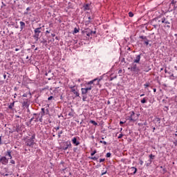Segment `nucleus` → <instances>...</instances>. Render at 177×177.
Returning a JSON list of instances; mask_svg holds the SVG:
<instances>
[{"label":"nucleus","mask_w":177,"mask_h":177,"mask_svg":"<svg viewBox=\"0 0 177 177\" xmlns=\"http://www.w3.org/2000/svg\"><path fill=\"white\" fill-rule=\"evenodd\" d=\"M34 139H35V135L32 136L30 138L26 140V146H28L29 147H32V146H34L35 144Z\"/></svg>","instance_id":"7ed1b4c3"},{"label":"nucleus","mask_w":177,"mask_h":177,"mask_svg":"<svg viewBox=\"0 0 177 177\" xmlns=\"http://www.w3.org/2000/svg\"><path fill=\"white\" fill-rule=\"evenodd\" d=\"M174 145L177 147V140L174 142Z\"/></svg>","instance_id":"c03bdc74"},{"label":"nucleus","mask_w":177,"mask_h":177,"mask_svg":"<svg viewBox=\"0 0 177 177\" xmlns=\"http://www.w3.org/2000/svg\"><path fill=\"white\" fill-rule=\"evenodd\" d=\"M130 116L129 117V120L131 121L132 122H135L137 121L138 118L135 116V112L133 111L129 112Z\"/></svg>","instance_id":"423d86ee"},{"label":"nucleus","mask_w":177,"mask_h":177,"mask_svg":"<svg viewBox=\"0 0 177 177\" xmlns=\"http://www.w3.org/2000/svg\"><path fill=\"white\" fill-rule=\"evenodd\" d=\"M154 131H156V127H153V132H154Z\"/></svg>","instance_id":"4d7b16f0"},{"label":"nucleus","mask_w":177,"mask_h":177,"mask_svg":"<svg viewBox=\"0 0 177 177\" xmlns=\"http://www.w3.org/2000/svg\"><path fill=\"white\" fill-rule=\"evenodd\" d=\"M63 133V131H60L59 133H58V138H61V135Z\"/></svg>","instance_id":"7c9ffc66"},{"label":"nucleus","mask_w":177,"mask_h":177,"mask_svg":"<svg viewBox=\"0 0 177 177\" xmlns=\"http://www.w3.org/2000/svg\"><path fill=\"white\" fill-rule=\"evenodd\" d=\"M139 115H140V114H137V117H136V118H137V120H138V118H139Z\"/></svg>","instance_id":"49530a36"},{"label":"nucleus","mask_w":177,"mask_h":177,"mask_svg":"<svg viewBox=\"0 0 177 177\" xmlns=\"http://www.w3.org/2000/svg\"><path fill=\"white\" fill-rule=\"evenodd\" d=\"M68 115H73V113H68Z\"/></svg>","instance_id":"13d9d810"},{"label":"nucleus","mask_w":177,"mask_h":177,"mask_svg":"<svg viewBox=\"0 0 177 177\" xmlns=\"http://www.w3.org/2000/svg\"><path fill=\"white\" fill-rule=\"evenodd\" d=\"M104 160H105L104 158H100V162H104Z\"/></svg>","instance_id":"4c0bfd02"},{"label":"nucleus","mask_w":177,"mask_h":177,"mask_svg":"<svg viewBox=\"0 0 177 177\" xmlns=\"http://www.w3.org/2000/svg\"><path fill=\"white\" fill-rule=\"evenodd\" d=\"M140 62V55L136 56V59L133 60V63H139Z\"/></svg>","instance_id":"4468645a"},{"label":"nucleus","mask_w":177,"mask_h":177,"mask_svg":"<svg viewBox=\"0 0 177 177\" xmlns=\"http://www.w3.org/2000/svg\"><path fill=\"white\" fill-rule=\"evenodd\" d=\"M163 110H164V111H168V110H169V108L168 106H165L163 108Z\"/></svg>","instance_id":"bb28decb"},{"label":"nucleus","mask_w":177,"mask_h":177,"mask_svg":"<svg viewBox=\"0 0 177 177\" xmlns=\"http://www.w3.org/2000/svg\"><path fill=\"white\" fill-rule=\"evenodd\" d=\"M77 81H78V82H81V80H80V79Z\"/></svg>","instance_id":"69168bd1"},{"label":"nucleus","mask_w":177,"mask_h":177,"mask_svg":"<svg viewBox=\"0 0 177 177\" xmlns=\"http://www.w3.org/2000/svg\"><path fill=\"white\" fill-rule=\"evenodd\" d=\"M142 96H145V94H141L140 97H142Z\"/></svg>","instance_id":"680f3d73"},{"label":"nucleus","mask_w":177,"mask_h":177,"mask_svg":"<svg viewBox=\"0 0 177 177\" xmlns=\"http://www.w3.org/2000/svg\"><path fill=\"white\" fill-rule=\"evenodd\" d=\"M129 17H133V12H129Z\"/></svg>","instance_id":"a878e982"},{"label":"nucleus","mask_w":177,"mask_h":177,"mask_svg":"<svg viewBox=\"0 0 177 177\" xmlns=\"http://www.w3.org/2000/svg\"><path fill=\"white\" fill-rule=\"evenodd\" d=\"M93 85H100V80L95 78L93 79L91 81L86 82L84 86L85 88H82L81 91H82V95H86L89 91H92V88H93Z\"/></svg>","instance_id":"f257e3e1"},{"label":"nucleus","mask_w":177,"mask_h":177,"mask_svg":"<svg viewBox=\"0 0 177 177\" xmlns=\"http://www.w3.org/2000/svg\"><path fill=\"white\" fill-rule=\"evenodd\" d=\"M23 107H28L30 106V102L28 101V99L24 100V102L22 103Z\"/></svg>","instance_id":"9b49d317"},{"label":"nucleus","mask_w":177,"mask_h":177,"mask_svg":"<svg viewBox=\"0 0 177 177\" xmlns=\"http://www.w3.org/2000/svg\"><path fill=\"white\" fill-rule=\"evenodd\" d=\"M52 99H53V96H50V97L48 98V100H52Z\"/></svg>","instance_id":"ea45409f"},{"label":"nucleus","mask_w":177,"mask_h":177,"mask_svg":"<svg viewBox=\"0 0 177 177\" xmlns=\"http://www.w3.org/2000/svg\"><path fill=\"white\" fill-rule=\"evenodd\" d=\"M129 70H131V71H133V73H139L140 71V69H139L138 65L134 62L132 64L131 67L129 68Z\"/></svg>","instance_id":"0eeeda50"},{"label":"nucleus","mask_w":177,"mask_h":177,"mask_svg":"<svg viewBox=\"0 0 177 177\" xmlns=\"http://www.w3.org/2000/svg\"><path fill=\"white\" fill-rule=\"evenodd\" d=\"M123 124H125V122H122V121L120 122V125H122Z\"/></svg>","instance_id":"79ce46f5"},{"label":"nucleus","mask_w":177,"mask_h":177,"mask_svg":"<svg viewBox=\"0 0 177 177\" xmlns=\"http://www.w3.org/2000/svg\"><path fill=\"white\" fill-rule=\"evenodd\" d=\"M32 120H34V118H32L30 119V121H32Z\"/></svg>","instance_id":"774afa93"},{"label":"nucleus","mask_w":177,"mask_h":177,"mask_svg":"<svg viewBox=\"0 0 177 177\" xmlns=\"http://www.w3.org/2000/svg\"><path fill=\"white\" fill-rule=\"evenodd\" d=\"M113 77H111V80H110V81H113Z\"/></svg>","instance_id":"0e129e2a"},{"label":"nucleus","mask_w":177,"mask_h":177,"mask_svg":"<svg viewBox=\"0 0 177 177\" xmlns=\"http://www.w3.org/2000/svg\"><path fill=\"white\" fill-rule=\"evenodd\" d=\"M3 77H4V78H6V75H3Z\"/></svg>","instance_id":"e2e57ef3"},{"label":"nucleus","mask_w":177,"mask_h":177,"mask_svg":"<svg viewBox=\"0 0 177 177\" xmlns=\"http://www.w3.org/2000/svg\"><path fill=\"white\" fill-rule=\"evenodd\" d=\"M122 136H124V134L123 133H120L119 135V136L118 137V139H121V138H122Z\"/></svg>","instance_id":"c9c22d12"},{"label":"nucleus","mask_w":177,"mask_h":177,"mask_svg":"<svg viewBox=\"0 0 177 177\" xmlns=\"http://www.w3.org/2000/svg\"><path fill=\"white\" fill-rule=\"evenodd\" d=\"M142 124L143 123H138L139 127H142Z\"/></svg>","instance_id":"8fccbe9b"},{"label":"nucleus","mask_w":177,"mask_h":177,"mask_svg":"<svg viewBox=\"0 0 177 177\" xmlns=\"http://www.w3.org/2000/svg\"><path fill=\"white\" fill-rule=\"evenodd\" d=\"M93 32V31H91L90 32H88L86 31V34L87 37H91V35H92V33Z\"/></svg>","instance_id":"5701e85b"},{"label":"nucleus","mask_w":177,"mask_h":177,"mask_svg":"<svg viewBox=\"0 0 177 177\" xmlns=\"http://www.w3.org/2000/svg\"><path fill=\"white\" fill-rule=\"evenodd\" d=\"M162 23H164V24H165V27H167L168 28H169L171 26H169V24H171V23H169L167 20V19H165V17H163L162 19Z\"/></svg>","instance_id":"9d476101"},{"label":"nucleus","mask_w":177,"mask_h":177,"mask_svg":"<svg viewBox=\"0 0 177 177\" xmlns=\"http://www.w3.org/2000/svg\"><path fill=\"white\" fill-rule=\"evenodd\" d=\"M66 145L63 147V150L66 151L67 150V149L71 148V142L70 141H66Z\"/></svg>","instance_id":"1a4fd4ad"},{"label":"nucleus","mask_w":177,"mask_h":177,"mask_svg":"<svg viewBox=\"0 0 177 177\" xmlns=\"http://www.w3.org/2000/svg\"><path fill=\"white\" fill-rule=\"evenodd\" d=\"M131 172H133V175H135V174H136V172L138 171V169L133 167L131 168Z\"/></svg>","instance_id":"f3484780"},{"label":"nucleus","mask_w":177,"mask_h":177,"mask_svg":"<svg viewBox=\"0 0 177 177\" xmlns=\"http://www.w3.org/2000/svg\"><path fill=\"white\" fill-rule=\"evenodd\" d=\"M6 156H8L10 158V160H12V152L10 151H8L6 153Z\"/></svg>","instance_id":"dca6fc26"},{"label":"nucleus","mask_w":177,"mask_h":177,"mask_svg":"<svg viewBox=\"0 0 177 177\" xmlns=\"http://www.w3.org/2000/svg\"><path fill=\"white\" fill-rule=\"evenodd\" d=\"M42 29L41 27L39 28H37L35 29L34 30V35H33V38L34 39H35V41H38V39H39V34H41V30Z\"/></svg>","instance_id":"f03ea898"},{"label":"nucleus","mask_w":177,"mask_h":177,"mask_svg":"<svg viewBox=\"0 0 177 177\" xmlns=\"http://www.w3.org/2000/svg\"><path fill=\"white\" fill-rule=\"evenodd\" d=\"M154 157H156V156H153V154L149 155V162L147 163V167H149L150 164H151L152 162L151 160H154Z\"/></svg>","instance_id":"f8f14e48"},{"label":"nucleus","mask_w":177,"mask_h":177,"mask_svg":"<svg viewBox=\"0 0 177 177\" xmlns=\"http://www.w3.org/2000/svg\"><path fill=\"white\" fill-rule=\"evenodd\" d=\"M72 142L73 145H75V146H79V145H80V141H77V138H75V137H74L72 139Z\"/></svg>","instance_id":"ddd939ff"},{"label":"nucleus","mask_w":177,"mask_h":177,"mask_svg":"<svg viewBox=\"0 0 177 177\" xmlns=\"http://www.w3.org/2000/svg\"><path fill=\"white\" fill-rule=\"evenodd\" d=\"M10 164H12L13 165H15V164H16V162L15 161V160H11Z\"/></svg>","instance_id":"f704fd0d"},{"label":"nucleus","mask_w":177,"mask_h":177,"mask_svg":"<svg viewBox=\"0 0 177 177\" xmlns=\"http://www.w3.org/2000/svg\"><path fill=\"white\" fill-rule=\"evenodd\" d=\"M84 8V10H89L91 9V8L89 7V4H84L83 6Z\"/></svg>","instance_id":"2eb2a0df"},{"label":"nucleus","mask_w":177,"mask_h":177,"mask_svg":"<svg viewBox=\"0 0 177 177\" xmlns=\"http://www.w3.org/2000/svg\"><path fill=\"white\" fill-rule=\"evenodd\" d=\"M145 88H149V86H150V84L149 83H147L145 84H144Z\"/></svg>","instance_id":"473e14b6"},{"label":"nucleus","mask_w":177,"mask_h":177,"mask_svg":"<svg viewBox=\"0 0 177 177\" xmlns=\"http://www.w3.org/2000/svg\"><path fill=\"white\" fill-rule=\"evenodd\" d=\"M19 24H20L21 30H23V28H24V27H26V23L23 22V21H20Z\"/></svg>","instance_id":"a211bd4d"},{"label":"nucleus","mask_w":177,"mask_h":177,"mask_svg":"<svg viewBox=\"0 0 177 177\" xmlns=\"http://www.w3.org/2000/svg\"><path fill=\"white\" fill-rule=\"evenodd\" d=\"M88 23H91V20H92V18L91 17V16H89L88 17Z\"/></svg>","instance_id":"58836bf2"},{"label":"nucleus","mask_w":177,"mask_h":177,"mask_svg":"<svg viewBox=\"0 0 177 177\" xmlns=\"http://www.w3.org/2000/svg\"><path fill=\"white\" fill-rule=\"evenodd\" d=\"M9 162V158H7L6 156H1L0 157V164L3 165H8Z\"/></svg>","instance_id":"6e6552de"},{"label":"nucleus","mask_w":177,"mask_h":177,"mask_svg":"<svg viewBox=\"0 0 177 177\" xmlns=\"http://www.w3.org/2000/svg\"><path fill=\"white\" fill-rule=\"evenodd\" d=\"M141 103L145 104L147 102V97H144L142 100H141Z\"/></svg>","instance_id":"aec40b11"},{"label":"nucleus","mask_w":177,"mask_h":177,"mask_svg":"<svg viewBox=\"0 0 177 177\" xmlns=\"http://www.w3.org/2000/svg\"><path fill=\"white\" fill-rule=\"evenodd\" d=\"M19 50H20L19 48H15V51H16V52H17V51H19Z\"/></svg>","instance_id":"de8ad7c7"},{"label":"nucleus","mask_w":177,"mask_h":177,"mask_svg":"<svg viewBox=\"0 0 177 177\" xmlns=\"http://www.w3.org/2000/svg\"><path fill=\"white\" fill-rule=\"evenodd\" d=\"M102 175H106V172L102 173Z\"/></svg>","instance_id":"bf43d9fd"},{"label":"nucleus","mask_w":177,"mask_h":177,"mask_svg":"<svg viewBox=\"0 0 177 177\" xmlns=\"http://www.w3.org/2000/svg\"><path fill=\"white\" fill-rule=\"evenodd\" d=\"M13 107H15V102L10 104V105L8 106V109H10V110H12Z\"/></svg>","instance_id":"6ab92c4d"},{"label":"nucleus","mask_w":177,"mask_h":177,"mask_svg":"<svg viewBox=\"0 0 177 177\" xmlns=\"http://www.w3.org/2000/svg\"><path fill=\"white\" fill-rule=\"evenodd\" d=\"M143 161L142 160V159L139 158V164L140 165H143Z\"/></svg>","instance_id":"c85d7f7f"},{"label":"nucleus","mask_w":177,"mask_h":177,"mask_svg":"<svg viewBox=\"0 0 177 177\" xmlns=\"http://www.w3.org/2000/svg\"><path fill=\"white\" fill-rule=\"evenodd\" d=\"M77 32H80V30L78 28H75L73 30V34H77Z\"/></svg>","instance_id":"4be33fe9"},{"label":"nucleus","mask_w":177,"mask_h":177,"mask_svg":"<svg viewBox=\"0 0 177 177\" xmlns=\"http://www.w3.org/2000/svg\"><path fill=\"white\" fill-rule=\"evenodd\" d=\"M91 124H93V125H97V122H96L95 120H91Z\"/></svg>","instance_id":"b1692460"},{"label":"nucleus","mask_w":177,"mask_h":177,"mask_svg":"<svg viewBox=\"0 0 177 177\" xmlns=\"http://www.w3.org/2000/svg\"><path fill=\"white\" fill-rule=\"evenodd\" d=\"M4 176H9V174H4Z\"/></svg>","instance_id":"864d4df0"},{"label":"nucleus","mask_w":177,"mask_h":177,"mask_svg":"<svg viewBox=\"0 0 177 177\" xmlns=\"http://www.w3.org/2000/svg\"><path fill=\"white\" fill-rule=\"evenodd\" d=\"M164 71V68H161L160 71Z\"/></svg>","instance_id":"5fc2aeb1"},{"label":"nucleus","mask_w":177,"mask_h":177,"mask_svg":"<svg viewBox=\"0 0 177 177\" xmlns=\"http://www.w3.org/2000/svg\"><path fill=\"white\" fill-rule=\"evenodd\" d=\"M22 96H23V97H27V94L25 93Z\"/></svg>","instance_id":"a18cd8bd"},{"label":"nucleus","mask_w":177,"mask_h":177,"mask_svg":"<svg viewBox=\"0 0 177 177\" xmlns=\"http://www.w3.org/2000/svg\"><path fill=\"white\" fill-rule=\"evenodd\" d=\"M100 143H103V145H107V142L106 141L100 140Z\"/></svg>","instance_id":"72a5a7b5"},{"label":"nucleus","mask_w":177,"mask_h":177,"mask_svg":"<svg viewBox=\"0 0 177 177\" xmlns=\"http://www.w3.org/2000/svg\"><path fill=\"white\" fill-rule=\"evenodd\" d=\"M165 73H167V69H165Z\"/></svg>","instance_id":"338daca9"},{"label":"nucleus","mask_w":177,"mask_h":177,"mask_svg":"<svg viewBox=\"0 0 177 177\" xmlns=\"http://www.w3.org/2000/svg\"><path fill=\"white\" fill-rule=\"evenodd\" d=\"M30 10V7H28V8H26V10Z\"/></svg>","instance_id":"3c124183"},{"label":"nucleus","mask_w":177,"mask_h":177,"mask_svg":"<svg viewBox=\"0 0 177 177\" xmlns=\"http://www.w3.org/2000/svg\"><path fill=\"white\" fill-rule=\"evenodd\" d=\"M71 92H73V93L75 95V97H80V91L78 90V88L75 86H73L70 87Z\"/></svg>","instance_id":"39448f33"},{"label":"nucleus","mask_w":177,"mask_h":177,"mask_svg":"<svg viewBox=\"0 0 177 177\" xmlns=\"http://www.w3.org/2000/svg\"><path fill=\"white\" fill-rule=\"evenodd\" d=\"M144 41L145 45H146L147 46V45H149V42H150V41H149V39H146L145 40L142 41Z\"/></svg>","instance_id":"412c9836"},{"label":"nucleus","mask_w":177,"mask_h":177,"mask_svg":"<svg viewBox=\"0 0 177 177\" xmlns=\"http://www.w3.org/2000/svg\"><path fill=\"white\" fill-rule=\"evenodd\" d=\"M106 157H107V158L111 157V153L108 152V153H106Z\"/></svg>","instance_id":"cd10ccee"},{"label":"nucleus","mask_w":177,"mask_h":177,"mask_svg":"<svg viewBox=\"0 0 177 177\" xmlns=\"http://www.w3.org/2000/svg\"><path fill=\"white\" fill-rule=\"evenodd\" d=\"M94 154H96V151L95 150L91 153V156H93Z\"/></svg>","instance_id":"e433bc0d"},{"label":"nucleus","mask_w":177,"mask_h":177,"mask_svg":"<svg viewBox=\"0 0 177 177\" xmlns=\"http://www.w3.org/2000/svg\"><path fill=\"white\" fill-rule=\"evenodd\" d=\"M140 38L141 39H143V41L145 40V39H147V37H146V36H140Z\"/></svg>","instance_id":"393cba45"},{"label":"nucleus","mask_w":177,"mask_h":177,"mask_svg":"<svg viewBox=\"0 0 177 177\" xmlns=\"http://www.w3.org/2000/svg\"><path fill=\"white\" fill-rule=\"evenodd\" d=\"M153 92H157V89L156 88H153Z\"/></svg>","instance_id":"603ef678"},{"label":"nucleus","mask_w":177,"mask_h":177,"mask_svg":"<svg viewBox=\"0 0 177 177\" xmlns=\"http://www.w3.org/2000/svg\"><path fill=\"white\" fill-rule=\"evenodd\" d=\"M42 111H44V113H45V109H41Z\"/></svg>","instance_id":"6e6d98bb"},{"label":"nucleus","mask_w":177,"mask_h":177,"mask_svg":"<svg viewBox=\"0 0 177 177\" xmlns=\"http://www.w3.org/2000/svg\"><path fill=\"white\" fill-rule=\"evenodd\" d=\"M59 129H60V127H55V129L56 131H59Z\"/></svg>","instance_id":"37998d69"},{"label":"nucleus","mask_w":177,"mask_h":177,"mask_svg":"<svg viewBox=\"0 0 177 177\" xmlns=\"http://www.w3.org/2000/svg\"><path fill=\"white\" fill-rule=\"evenodd\" d=\"M82 100L83 102H85V100H86V96H85V95H82Z\"/></svg>","instance_id":"c756f323"},{"label":"nucleus","mask_w":177,"mask_h":177,"mask_svg":"<svg viewBox=\"0 0 177 177\" xmlns=\"http://www.w3.org/2000/svg\"><path fill=\"white\" fill-rule=\"evenodd\" d=\"M92 34H96V31H93Z\"/></svg>","instance_id":"052dcab7"},{"label":"nucleus","mask_w":177,"mask_h":177,"mask_svg":"<svg viewBox=\"0 0 177 177\" xmlns=\"http://www.w3.org/2000/svg\"><path fill=\"white\" fill-rule=\"evenodd\" d=\"M24 125L23 124H19V123H17L15 124V131L18 133H21V132H24Z\"/></svg>","instance_id":"20e7f679"},{"label":"nucleus","mask_w":177,"mask_h":177,"mask_svg":"<svg viewBox=\"0 0 177 177\" xmlns=\"http://www.w3.org/2000/svg\"><path fill=\"white\" fill-rule=\"evenodd\" d=\"M46 34H49L50 32L49 30L46 31Z\"/></svg>","instance_id":"09e8293b"},{"label":"nucleus","mask_w":177,"mask_h":177,"mask_svg":"<svg viewBox=\"0 0 177 177\" xmlns=\"http://www.w3.org/2000/svg\"><path fill=\"white\" fill-rule=\"evenodd\" d=\"M99 158H97L96 156L91 157V160H94V161L97 160Z\"/></svg>","instance_id":"2f4dec72"},{"label":"nucleus","mask_w":177,"mask_h":177,"mask_svg":"<svg viewBox=\"0 0 177 177\" xmlns=\"http://www.w3.org/2000/svg\"><path fill=\"white\" fill-rule=\"evenodd\" d=\"M143 125H147V122L145 121L144 123L142 124V127H143Z\"/></svg>","instance_id":"a19ab883"}]
</instances>
